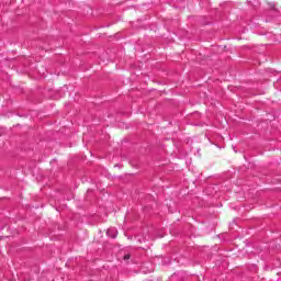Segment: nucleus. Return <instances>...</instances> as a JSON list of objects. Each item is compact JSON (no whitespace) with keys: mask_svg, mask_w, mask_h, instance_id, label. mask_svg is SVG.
<instances>
[{"mask_svg":"<svg viewBox=\"0 0 281 281\" xmlns=\"http://www.w3.org/2000/svg\"><path fill=\"white\" fill-rule=\"evenodd\" d=\"M106 236H109V238H117V228L115 227H111L106 231Z\"/></svg>","mask_w":281,"mask_h":281,"instance_id":"nucleus-1","label":"nucleus"},{"mask_svg":"<svg viewBox=\"0 0 281 281\" xmlns=\"http://www.w3.org/2000/svg\"><path fill=\"white\" fill-rule=\"evenodd\" d=\"M124 260H131V255H125Z\"/></svg>","mask_w":281,"mask_h":281,"instance_id":"nucleus-2","label":"nucleus"}]
</instances>
